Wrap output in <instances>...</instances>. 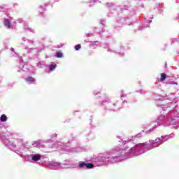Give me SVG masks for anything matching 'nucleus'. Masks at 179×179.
<instances>
[{
  "label": "nucleus",
  "instance_id": "nucleus-1",
  "mask_svg": "<svg viewBox=\"0 0 179 179\" xmlns=\"http://www.w3.org/2000/svg\"><path fill=\"white\" fill-rule=\"evenodd\" d=\"M142 136V133H138L134 137H131L128 140H123L121 136H117L118 139H120V142H122V145L118 150H115L110 152H103L99 154V155L95 158V163L96 166H104V164H113L114 163H121L127 159H131V157H134V156H140V155H143L146 153L148 150H152L167 142L169 139H173L175 135L174 134H171L169 135L162 136L161 137H157L155 140H150L145 143H138L135 145L134 147L129 145V142L134 141V138H141Z\"/></svg>",
  "mask_w": 179,
  "mask_h": 179
},
{
  "label": "nucleus",
  "instance_id": "nucleus-2",
  "mask_svg": "<svg viewBox=\"0 0 179 179\" xmlns=\"http://www.w3.org/2000/svg\"><path fill=\"white\" fill-rule=\"evenodd\" d=\"M154 99L158 100L157 106L162 108L163 111H169L165 115H160L153 122L149 123V127H152L147 131L148 134L154 132L159 127H172L177 129L179 124V106L178 97L174 94H170L164 96L154 94Z\"/></svg>",
  "mask_w": 179,
  "mask_h": 179
},
{
  "label": "nucleus",
  "instance_id": "nucleus-3",
  "mask_svg": "<svg viewBox=\"0 0 179 179\" xmlns=\"http://www.w3.org/2000/svg\"><path fill=\"white\" fill-rule=\"evenodd\" d=\"M3 128H8V125L1 123L0 139H1L2 143L6 148L10 150H13V152H15V153L17 152V150H19L16 149L17 148H18L20 150L24 152V153L30 152V148L27 147L26 145H23V141L22 139L16 138L15 134H10V133L2 132V129H3Z\"/></svg>",
  "mask_w": 179,
  "mask_h": 179
},
{
  "label": "nucleus",
  "instance_id": "nucleus-4",
  "mask_svg": "<svg viewBox=\"0 0 179 179\" xmlns=\"http://www.w3.org/2000/svg\"><path fill=\"white\" fill-rule=\"evenodd\" d=\"M74 143L75 141H71V140H69L68 143L58 142L52 146V149L57 148L60 150L59 152H63L62 153H79L83 150L81 147L73 146Z\"/></svg>",
  "mask_w": 179,
  "mask_h": 179
},
{
  "label": "nucleus",
  "instance_id": "nucleus-5",
  "mask_svg": "<svg viewBox=\"0 0 179 179\" xmlns=\"http://www.w3.org/2000/svg\"><path fill=\"white\" fill-rule=\"evenodd\" d=\"M26 43H27L29 45H34V41L28 39L26 37L22 38L21 45L23 46L24 50H25V51H27L28 54H33V55H37L38 52H41L43 50H44V48H29V46L26 45Z\"/></svg>",
  "mask_w": 179,
  "mask_h": 179
},
{
  "label": "nucleus",
  "instance_id": "nucleus-6",
  "mask_svg": "<svg viewBox=\"0 0 179 179\" xmlns=\"http://www.w3.org/2000/svg\"><path fill=\"white\" fill-rule=\"evenodd\" d=\"M46 166L50 170H61L64 166H68V167H72L73 166V162L66 159L62 164L54 161H49L46 162Z\"/></svg>",
  "mask_w": 179,
  "mask_h": 179
},
{
  "label": "nucleus",
  "instance_id": "nucleus-7",
  "mask_svg": "<svg viewBox=\"0 0 179 179\" xmlns=\"http://www.w3.org/2000/svg\"><path fill=\"white\" fill-rule=\"evenodd\" d=\"M16 153L17 155H18V156L22 157V159L25 160V162H38L41 159L42 157L41 155L35 152H33L31 155H24L23 154V152H21L20 150H17Z\"/></svg>",
  "mask_w": 179,
  "mask_h": 179
},
{
  "label": "nucleus",
  "instance_id": "nucleus-8",
  "mask_svg": "<svg viewBox=\"0 0 179 179\" xmlns=\"http://www.w3.org/2000/svg\"><path fill=\"white\" fill-rule=\"evenodd\" d=\"M20 59V65L15 67V71L19 73H23V72H29L30 68L29 66V62H25L22 57H18Z\"/></svg>",
  "mask_w": 179,
  "mask_h": 179
},
{
  "label": "nucleus",
  "instance_id": "nucleus-9",
  "mask_svg": "<svg viewBox=\"0 0 179 179\" xmlns=\"http://www.w3.org/2000/svg\"><path fill=\"white\" fill-rule=\"evenodd\" d=\"M124 24H127V26H131V24H134V23L129 21V18L121 17L117 20V22L113 25V29L117 31H120Z\"/></svg>",
  "mask_w": 179,
  "mask_h": 179
},
{
  "label": "nucleus",
  "instance_id": "nucleus-10",
  "mask_svg": "<svg viewBox=\"0 0 179 179\" xmlns=\"http://www.w3.org/2000/svg\"><path fill=\"white\" fill-rule=\"evenodd\" d=\"M122 108V106L121 105V103L116 101L113 103H110L109 106L106 107V110H108V111H120Z\"/></svg>",
  "mask_w": 179,
  "mask_h": 179
},
{
  "label": "nucleus",
  "instance_id": "nucleus-11",
  "mask_svg": "<svg viewBox=\"0 0 179 179\" xmlns=\"http://www.w3.org/2000/svg\"><path fill=\"white\" fill-rule=\"evenodd\" d=\"M50 142H52V141L38 140L36 141H33L31 145L34 148H44V143H50Z\"/></svg>",
  "mask_w": 179,
  "mask_h": 179
},
{
  "label": "nucleus",
  "instance_id": "nucleus-12",
  "mask_svg": "<svg viewBox=\"0 0 179 179\" xmlns=\"http://www.w3.org/2000/svg\"><path fill=\"white\" fill-rule=\"evenodd\" d=\"M79 169H94V164L92 163H86L85 162H80L78 163Z\"/></svg>",
  "mask_w": 179,
  "mask_h": 179
},
{
  "label": "nucleus",
  "instance_id": "nucleus-13",
  "mask_svg": "<svg viewBox=\"0 0 179 179\" xmlns=\"http://www.w3.org/2000/svg\"><path fill=\"white\" fill-rule=\"evenodd\" d=\"M99 45H100V41H90V48H92V50H96Z\"/></svg>",
  "mask_w": 179,
  "mask_h": 179
},
{
  "label": "nucleus",
  "instance_id": "nucleus-14",
  "mask_svg": "<svg viewBox=\"0 0 179 179\" xmlns=\"http://www.w3.org/2000/svg\"><path fill=\"white\" fill-rule=\"evenodd\" d=\"M24 80L28 85H34V83H36V78L31 77V76H28L24 78Z\"/></svg>",
  "mask_w": 179,
  "mask_h": 179
},
{
  "label": "nucleus",
  "instance_id": "nucleus-15",
  "mask_svg": "<svg viewBox=\"0 0 179 179\" xmlns=\"http://www.w3.org/2000/svg\"><path fill=\"white\" fill-rule=\"evenodd\" d=\"M106 6L108 8H110V12H112V13H114V12H115V10H117V6L113 3H107Z\"/></svg>",
  "mask_w": 179,
  "mask_h": 179
},
{
  "label": "nucleus",
  "instance_id": "nucleus-16",
  "mask_svg": "<svg viewBox=\"0 0 179 179\" xmlns=\"http://www.w3.org/2000/svg\"><path fill=\"white\" fill-rule=\"evenodd\" d=\"M3 24L7 29H12V24H10V20L8 18L3 19Z\"/></svg>",
  "mask_w": 179,
  "mask_h": 179
},
{
  "label": "nucleus",
  "instance_id": "nucleus-17",
  "mask_svg": "<svg viewBox=\"0 0 179 179\" xmlns=\"http://www.w3.org/2000/svg\"><path fill=\"white\" fill-rule=\"evenodd\" d=\"M102 47H103V48H107L108 52H115V50H111V49L110 48V45H108V44H107V43H103V44L102 45Z\"/></svg>",
  "mask_w": 179,
  "mask_h": 179
},
{
  "label": "nucleus",
  "instance_id": "nucleus-18",
  "mask_svg": "<svg viewBox=\"0 0 179 179\" xmlns=\"http://www.w3.org/2000/svg\"><path fill=\"white\" fill-rule=\"evenodd\" d=\"M104 103H110V98L108 96H106L102 101H99L100 106H104Z\"/></svg>",
  "mask_w": 179,
  "mask_h": 179
},
{
  "label": "nucleus",
  "instance_id": "nucleus-19",
  "mask_svg": "<svg viewBox=\"0 0 179 179\" xmlns=\"http://www.w3.org/2000/svg\"><path fill=\"white\" fill-rule=\"evenodd\" d=\"M0 121L1 122H6V121H8V116L5 114H2L0 117Z\"/></svg>",
  "mask_w": 179,
  "mask_h": 179
},
{
  "label": "nucleus",
  "instance_id": "nucleus-20",
  "mask_svg": "<svg viewBox=\"0 0 179 179\" xmlns=\"http://www.w3.org/2000/svg\"><path fill=\"white\" fill-rule=\"evenodd\" d=\"M97 2V0H89L87 1L89 8H92V6H94V3Z\"/></svg>",
  "mask_w": 179,
  "mask_h": 179
},
{
  "label": "nucleus",
  "instance_id": "nucleus-21",
  "mask_svg": "<svg viewBox=\"0 0 179 179\" xmlns=\"http://www.w3.org/2000/svg\"><path fill=\"white\" fill-rule=\"evenodd\" d=\"M99 34L101 36H106V37H107V38L110 37L109 35H107V34H108V32L106 31V30H104V29H102L101 31H99Z\"/></svg>",
  "mask_w": 179,
  "mask_h": 179
},
{
  "label": "nucleus",
  "instance_id": "nucleus-22",
  "mask_svg": "<svg viewBox=\"0 0 179 179\" xmlns=\"http://www.w3.org/2000/svg\"><path fill=\"white\" fill-rule=\"evenodd\" d=\"M24 30L26 32L30 31L31 33H34V30H33V29L29 27L27 25L24 26Z\"/></svg>",
  "mask_w": 179,
  "mask_h": 179
},
{
  "label": "nucleus",
  "instance_id": "nucleus-23",
  "mask_svg": "<svg viewBox=\"0 0 179 179\" xmlns=\"http://www.w3.org/2000/svg\"><path fill=\"white\" fill-rule=\"evenodd\" d=\"M38 68H44L45 66V62L43 61H40L36 64Z\"/></svg>",
  "mask_w": 179,
  "mask_h": 179
},
{
  "label": "nucleus",
  "instance_id": "nucleus-24",
  "mask_svg": "<svg viewBox=\"0 0 179 179\" xmlns=\"http://www.w3.org/2000/svg\"><path fill=\"white\" fill-rule=\"evenodd\" d=\"M55 68H57V64H52L50 65H49V71H50V72H52Z\"/></svg>",
  "mask_w": 179,
  "mask_h": 179
},
{
  "label": "nucleus",
  "instance_id": "nucleus-25",
  "mask_svg": "<svg viewBox=\"0 0 179 179\" xmlns=\"http://www.w3.org/2000/svg\"><path fill=\"white\" fill-rule=\"evenodd\" d=\"M166 78H167V75L164 73H161V78L160 80L161 82H164L166 80Z\"/></svg>",
  "mask_w": 179,
  "mask_h": 179
},
{
  "label": "nucleus",
  "instance_id": "nucleus-26",
  "mask_svg": "<svg viewBox=\"0 0 179 179\" xmlns=\"http://www.w3.org/2000/svg\"><path fill=\"white\" fill-rule=\"evenodd\" d=\"M50 6V3L43 4L41 6L42 10H47V7Z\"/></svg>",
  "mask_w": 179,
  "mask_h": 179
},
{
  "label": "nucleus",
  "instance_id": "nucleus-27",
  "mask_svg": "<svg viewBox=\"0 0 179 179\" xmlns=\"http://www.w3.org/2000/svg\"><path fill=\"white\" fill-rule=\"evenodd\" d=\"M10 51L12 52L13 57H19V55L15 52V49L13 48H10Z\"/></svg>",
  "mask_w": 179,
  "mask_h": 179
},
{
  "label": "nucleus",
  "instance_id": "nucleus-28",
  "mask_svg": "<svg viewBox=\"0 0 179 179\" xmlns=\"http://www.w3.org/2000/svg\"><path fill=\"white\" fill-rule=\"evenodd\" d=\"M56 57H57V58H63L64 54H62V52H57Z\"/></svg>",
  "mask_w": 179,
  "mask_h": 179
},
{
  "label": "nucleus",
  "instance_id": "nucleus-29",
  "mask_svg": "<svg viewBox=\"0 0 179 179\" xmlns=\"http://www.w3.org/2000/svg\"><path fill=\"white\" fill-rule=\"evenodd\" d=\"M124 97H127V94L124 92V90L120 91V99L122 100Z\"/></svg>",
  "mask_w": 179,
  "mask_h": 179
},
{
  "label": "nucleus",
  "instance_id": "nucleus-30",
  "mask_svg": "<svg viewBox=\"0 0 179 179\" xmlns=\"http://www.w3.org/2000/svg\"><path fill=\"white\" fill-rule=\"evenodd\" d=\"M147 23H148V24H145L144 25V27H145V28H146V27H150V25H149V24H150V23H152V20H148V21L147 22Z\"/></svg>",
  "mask_w": 179,
  "mask_h": 179
},
{
  "label": "nucleus",
  "instance_id": "nucleus-31",
  "mask_svg": "<svg viewBox=\"0 0 179 179\" xmlns=\"http://www.w3.org/2000/svg\"><path fill=\"white\" fill-rule=\"evenodd\" d=\"M80 48H82V46L80 45V44H78L75 46L76 51H79V50H80Z\"/></svg>",
  "mask_w": 179,
  "mask_h": 179
},
{
  "label": "nucleus",
  "instance_id": "nucleus-32",
  "mask_svg": "<svg viewBox=\"0 0 179 179\" xmlns=\"http://www.w3.org/2000/svg\"><path fill=\"white\" fill-rule=\"evenodd\" d=\"M85 36H86L87 37H93V36H94V33H91V32H90V33H86V34H85Z\"/></svg>",
  "mask_w": 179,
  "mask_h": 179
},
{
  "label": "nucleus",
  "instance_id": "nucleus-33",
  "mask_svg": "<svg viewBox=\"0 0 179 179\" xmlns=\"http://www.w3.org/2000/svg\"><path fill=\"white\" fill-rule=\"evenodd\" d=\"M99 23L102 24V26H106V20H101Z\"/></svg>",
  "mask_w": 179,
  "mask_h": 179
},
{
  "label": "nucleus",
  "instance_id": "nucleus-34",
  "mask_svg": "<svg viewBox=\"0 0 179 179\" xmlns=\"http://www.w3.org/2000/svg\"><path fill=\"white\" fill-rule=\"evenodd\" d=\"M128 8H129V6L124 5L123 8H122V10H128Z\"/></svg>",
  "mask_w": 179,
  "mask_h": 179
},
{
  "label": "nucleus",
  "instance_id": "nucleus-35",
  "mask_svg": "<svg viewBox=\"0 0 179 179\" xmlns=\"http://www.w3.org/2000/svg\"><path fill=\"white\" fill-rule=\"evenodd\" d=\"M137 93H140L141 94H145L146 92L143 91V90H140L139 91H137Z\"/></svg>",
  "mask_w": 179,
  "mask_h": 179
},
{
  "label": "nucleus",
  "instance_id": "nucleus-36",
  "mask_svg": "<svg viewBox=\"0 0 179 179\" xmlns=\"http://www.w3.org/2000/svg\"><path fill=\"white\" fill-rule=\"evenodd\" d=\"M62 47H64V44H62V43H60V44L57 45V48H62Z\"/></svg>",
  "mask_w": 179,
  "mask_h": 179
},
{
  "label": "nucleus",
  "instance_id": "nucleus-37",
  "mask_svg": "<svg viewBox=\"0 0 179 179\" xmlns=\"http://www.w3.org/2000/svg\"><path fill=\"white\" fill-rule=\"evenodd\" d=\"M18 23H23V20L22 18H19L17 20Z\"/></svg>",
  "mask_w": 179,
  "mask_h": 179
},
{
  "label": "nucleus",
  "instance_id": "nucleus-38",
  "mask_svg": "<svg viewBox=\"0 0 179 179\" xmlns=\"http://www.w3.org/2000/svg\"><path fill=\"white\" fill-rule=\"evenodd\" d=\"M100 93V91H94V96H96V94H99Z\"/></svg>",
  "mask_w": 179,
  "mask_h": 179
},
{
  "label": "nucleus",
  "instance_id": "nucleus-39",
  "mask_svg": "<svg viewBox=\"0 0 179 179\" xmlns=\"http://www.w3.org/2000/svg\"><path fill=\"white\" fill-rule=\"evenodd\" d=\"M118 55L120 57H124V52H119Z\"/></svg>",
  "mask_w": 179,
  "mask_h": 179
},
{
  "label": "nucleus",
  "instance_id": "nucleus-40",
  "mask_svg": "<svg viewBox=\"0 0 179 179\" xmlns=\"http://www.w3.org/2000/svg\"><path fill=\"white\" fill-rule=\"evenodd\" d=\"M57 136V134H52L51 135V138H55Z\"/></svg>",
  "mask_w": 179,
  "mask_h": 179
},
{
  "label": "nucleus",
  "instance_id": "nucleus-41",
  "mask_svg": "<svg viewBox=\"0 0 179 179\" xmlns=\"http://www.w3.org/2000/svg\"><path fill=\"white\" fill-rule=\"evenodd\" d=\"M172 85H178V83L173 81Z\"/></svg>",
  "mask_w": 179,
  "mask_h": 179
},
{
  "label": "nucleus",
  "instance_id": "nucleus-42",
  "mask_svg": "<svg viewBox=\"0 0 179 179\" xmlns=\"http://www.w3.org/2000/svg\"><path fill=\"white\" fill-rule=\"evenodd\" d=\"M96 30H97V27H94V28H93V31H96Z\"/></svg>",
  "mask_w": 179,
  "mask_h": 179
},
{
  "label": "nucleus",
  "instance_id": "nucleus-43",
  "mask_svg": "<svg viewBox=\"0 0 179 179\" xmlns=\"http://www.w3.org/2000/svg\"><path fill=\"white\" fill-rule=\"evenodd\" d=\"M138 30H143V28L142 27H141Z\"/></svg>",
  "mask_w": 179,
  "mask_h": 179
},
{
  "label": "nucleus",
  "instance_id": "nucleus-44",
  "mask_svg": "<svg viewBox=\"0 0 179 179\" xmlns=\"http://www.w3.org/2000/svg\"><path fill=\"white\" fill-rule=\"evenodd\" d=\"M123 104H125V103H127V101H123Z\"/></svg>",
  "mask_w": 179,
  "mask_h": 179
},
{
  "label": "nucleus",
  "instance_id": "nucleus-45",
  "mask_svg": "<svg viewBox=\"0 0 179 179\" xmlns=\"http://www.w3.org/2000/svg\"><path fill=\"white\" fill-rule=\"evenodd\" d=\"M120 48H121V50H124V47H121Z\"/></svg>",
  "mask_w": 179,
  "mask_h": 179
},
{
  "label": "nucleus",
  "instance_id": "nucleus-46",
  "mask_svg": "<svg viewBox=\"0 0 179 179\" xmlns=\"http://www.w3.org/2000/svg\"><path fill=\"white\" fill-rule=\"evenodd\" d=\"M55 2H58V1H59V0H55Z\"/></svg>",
  "mask_w": 179,
  "mask_h": 179
},
{
  "label": "nucleus",
  "instance_id": "nucleus-47",
  "mask_svg": "<svg viewBox=\"0 0 179 179\" xmlns=\"http://www.w3.org/2000/svg\"><path fill=\"white\" fill-rule=\"evenodd\" d=\"M178 3H179V0L178 1Z\"/></svg>",
  "mask_w": 179,
  "mask_h": 179
},
{
  "label": "nucleus",
  "instance_id": "nucleus-48",
  "mask_svg": "<svg viewBox=\"0 0 179 179\" xmlns=\"http://www.w3.org/2000/svg\"><path fill=\"white\" fill-rule=\"evenodd\" d=\"M0 86H1V82H0Z\"/></svg>",
  "mask_w": 179,
  "mask_h": 179
}]
</instances>
